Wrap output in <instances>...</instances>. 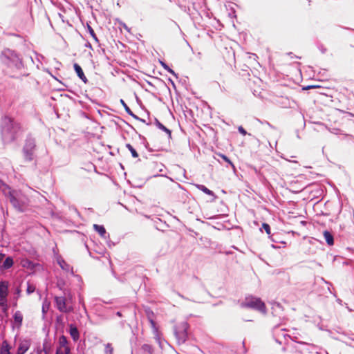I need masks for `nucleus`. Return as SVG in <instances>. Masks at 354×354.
I'll return each instance as SVG.
<instances>
[{"label":"nucleus","mask_w":354,"mask_h":354,"mask_svg":"<svg viewBox=\"0 0 354 354\" xmlns=\"http://www.w3.org/2000/svg\"><path fill=\"white\" fill-rule=\"evenodd\" d=\"M0 63L5 73L11 77H15L24 68L21 59L10 49H5L1 52Z\"/></svg>","instance_id":"obj_1"},{"label":"nucleus","mask_w":354,"mask_h":354,"mask_svg":"<svg viewBox=\"0 0 354 354\" xmlns=\"http://www.w3.org/2000/svg\"><path fill=\"white\" fill-rule=\"evenodd\" d=\"M20 131L19 124L11 118L5 116L1 120V138L6 144L14 141Z\"/></svg>","instance_id":"obj_2"},{"label":"nucleus","mask_w":354,"mask_h":354,"mask_svg":"<svg viewBox=\"0 0 354 354\" xmlns=\"http://www.w3.org/2000/svg\"><path fill=\"white\" fill-rule=\"evenodd\" d=\"M3 193L9 198L12 206L19 211H23L27 204L28 199L20 190H14L10 187L3 185Z\"/></svg>","instance_id":"obj_3"},{"label":"nucleus","mask_w":354,"mask_h":354,"mask_svg":"<svg viewBox=\"0 0 354 354\" xmlns=\"http://www.w3.org/2000/svg\"><path fill=\"white\" fill-rule=\"evenodd\" d=\"M243 308H250L259 311L263 314L266 313V308L265 304L257 297L252 296L246 297L241 304Z\"/></svg>","instance_id":"obj_4"},{"label":"nucleus","mask_w":354,"mask_h":354,"mask_svg":"<svg viewBox=\"0 0 354 354\" xmlns=\"http://www.w3.org/2000/svg\"><path fill=\"white\" fill-rule=\"evenodd\" d=\"M9 293V283L6 281H0V307L4 312L8 308V296Z\"/></svg>","instance_id":"obj_5"},{"label":"nucleus","mask_w":354,"mask_h":354,"mask_svg":"<svg viewBox=\"0 0 354 354\" xmlns=\"http://www.w3.org/2000/svg\"><path fill=\"white\" fill-rule=\"evenodd\" d=\"M35 148V140L32 138H27L23 148V153L26 160L30 161L33 159Z\"/></svg>","instance_id":"obj_6"},{"label":"nucleus","mask_w":354,"mask_h":354,"mask_svg":"<svg viewBox=\"0 0 354 354\" xmlns=\"http://www.w3.org/2000/svg\"><path fill=\"white\" fill-rule=\"evenodd\" d=\"M188 328V324L186 322H183L180 324V327L178 330H175V335L177 338L178 344H183L186 341L187 339V330Z\"/></svg>","instance_id":"obj_7"},{"label":"nucleus","mask_w":354,"mask_h":354,"mask_svg":"<svg viewBox=\"0 0 354 354\" xmlns=\"http://www.w3.org/2000/svg\"><path fill=\"white\" fill-rule=\"evenodd\" d=\"M57 309L62 313H69L73 310V307L67 306L66 299L64 297H55V298Z\"/></svg>","instance_id":"obj_8"},{"label":"nucleus","mask_w":354,"mask_h":354,"mask_svg":"<svg viewBox=\"0 0 354 354\" xmlns=\"http://www.w3.org/2000/svg\"><path fill=\"white\" fill-rule=\"evenodd\" d=\"M13 327L19 328L23 322V315L20 311H16L13 315Z\"/></svg>","instance_id":"obj_9"},{"label":"nucleus","mask_w":354,"mask_h":354,"mask_svg":"<svg viewBox=\"0 0 354 354\" xmlns=\"http://www.w3.org/2000/svg\"><path fill=\"white\" fill-rule=\"evenodd\" d=\"M30 342L28 340H22L19 344L17 354H24L30 348Z\"/></svg>","instance_id":"obj_10"},{"label":"nucleus","mask_w":354,"mask_h":354,"mask_svg":"<svg viewBox=\"0 0 354 354\" xmlns=\"http://www.w3.org/2000/svg\"><path fill=\"white\" fill-rule=\"evenodd\" d=\"M20 264L23 268L33 270L39 264L34 263L28 259H22Z\"/></svg>","instance_id":"obj_11"},{"label":"nucleus","mask_w":354,"mask_h":354,"mask_svg":"<svg viewBox=\"0 0 354 354\" xmlns=\"http://www.w3.org/2000/svg\"><path fill=\"white\" fill-rule=\"evenodd\" d=\"M74 70L77 74V75L84 82L86 83L88 82L87 78L84 74V72L81 68V66L77 64H74Z\"/></svg>","instance_id":"obj_12"},{"label":"nucleus","mask_w":354,"mask_h":354,"mask_svg":"<svg viewBox=\"0 0 354 354\" xmlns=\"http://www.w3.org/2000/svg\"><path fill=\"white\" fill-rule=\"evenodd\" d=\"M11 347L7 341H3L0 347V354H11Z\"/></svg>","instance_id":"obj_13"},{"label":"nucleus","mask_w":354,"mask_h":354,"mask_svg":"<svg viewBox=\"0 0 354 354\" xmlns=\"http://www.w3.org/2000/svg\"><path fill=\"white\" fill-rule=\"evenodd\" d=\"M93 228L102 237H105L106 232L103 225H99L97 224L93 225Z\"/></svg>","instance_id":"obj_14"},{"label":"nucleus","mask_w":354,"mask_h":354,"mask_svg":"<svg viewBox=\"0 0 354 354\" xmlns=\"http://www.w3.org/2000/svg\"><path fill=\"white\" fill-rule=\"evenodd\" d=\"M324 239L329 245H333L334 243L333 236L328 231L324 232Z\"/></svg>","instance_id":"obj_15"},{"label":"nucleus","mask_w":354,"mask_h":354,"mask_svg":"<svg viewBox=\"0 0 354 354\" xmlns=\"http://www.w3.org/2000/svg\"><path fill=\"white\" fill-rule=\"evenodd\" d=\"M196 187H197V189H198L199 190L202 191L203 192H204L205 194H206L207 195L212 196H214V192L212 191H211L210 189H209L208 188H207L203 185L197 184V185H196Z\"/></svg>","instance_id":"obj_16"},{"label":"nucleus","mask_w":354,"mask_h":354,"mask_svg":"<svg viewBox=\"0 0 354 354\" xmlns=\"http://www.w3.org/2000/svg\"><path fill=\"white\" fill-rule=\"evenodd\" d=\"M13 264H14V261H13L12 258L10 257H8L5 259V261L2 265V268L3 269H9L13 266Z\"/></svg>","instance_id":"obj_17"},{"label":"nucleus","mask_w":354,"mask_h":354,"mask_svg":"<svg viewBox=\"0 0 354 354\" xmlns=\"http://www.w3.org/2000/svg\"><path fill=\"white\" fill-rule=\"evenodd\" d=\"M70 334L74 340H77L79 338V332L75 326H70Z\"/></svg>","instance_id":"obj_18"},{"label":"nucleus","mask_w":354,"mask_h":354,"mask_svg":"<svg viewBox=\"0 0 354 354\" xmlns=\"http://www.w3.org/2000/svg\"><path fill=\"white\" fill-rule=\"evenodd\" d=\"M69 352V347L66 344H62L57 348L56 354H68Z\"/></svg>","instance_id":"obj_19"},{"label":"nucleus","mask_w":354,"mask_h":354,"mask_svg":"<svg viewBox=\"0 0 354 354\" xmlns=\"http://www.w3.org/2000/svg\"><path fill=\"white\" fill-rule=\"evenodd\" d=\"M57 261L62 269L66 270V271L69 270V268H70L69 266L61 257H57Z\"/></svg>","instance_id":"obj_20"},{"label":"nucleus","mask_w":354,"mask_h":354,"mask_svg":"<svg viewBox=\"0 0 354 354\" xmlns=\"http://www.w3.org/2000/svg\"><path fill=\"white\" fill-rule=\"evenodd\" d=\"M151 325L153 327V333L155 335V339L157 341V342L161 345V341H160V337L159 332L158 331L157 328L155 327V323L153 321H151Z\"/></svg>","instance_id":"obj_21"},{"label":"nucleus","mask_w":354,"mask_h":354,"mask_svg":"<svg viewBox=\"0 0 354 354\" xmlns=\"http://www.w3.org/2000/svg\"><path fill=\"white\" fill-rule=\"evenodd\" d=\"M126 147L129 150V151L131 152V153L133 158L138 157V153L136 152L135 149L130 144H127Z\"/></svg>","instance_id":"obj_22"},{"label":"nucleus","mask_w":354,"mask_h":354,"mask_svg":"<svg viewBox=\"0 0 354 354\" xmlns=\"http://www.w3.org/2000/svg\"><path fill=\"white\" fill-rule=\"evenodd\" d=\"M274 335L277 337V341L279 343V344H281V342L279 339V335H281L283 337L286 338V336L287 335L283 330H275V333H274Z\"/></svg>","instance_id":"obj_23"},{"label":"nucleus","mask_w":354,"mask_h":354,"mask_svg":"<svg viewBox=\"0 0 354 354\" xmlns=\"http://www.w3.org/2000/svg\"><path fill=\"white\" fill-rule=\"evenodd\" d=\"M160 64L164 68V69H165L169 73L172 74L174 76H176L175 72L171 68H170L165 62H160Z\"/></svg>","instance_id":"obj_24"},{"label":"nucleus","mask_w":354,"mask_h":354,"mask_svg":"<svg viewBox=\"0 0 354 354\" xmlns=\"http://www.w3.org/2000/svg\"><path fill=\"white\" fill-rule=\"evenodd\" d=\"M218 156L223 158L226 162H227L234 169H235V167L234 164L230 161V160L225 155L223 154H218Z\"/></svg>","instance_id":"obj_25"},{"label":"nucleus","mask_w":354,"mask_h":354,"mask_svg":"<svg viewBox=\"0 0 354 354\" xmlns=\"http://www.w3.org/2000/svg\"><path fill=\"white\" fill-rule=\"evenodd\" d=\"M35 290V286L33 284L28 283L27 290H26L27 293L30 295V294L34 292Z\"/></svg>","instance_id":"obj_26"},{"label":"nucleus","mask_w":354,"mask_h":354,"mask_svg":"<svg viewBox=\"0 0 354 354\" xmlns=\"http://www.w3.org/2000/svg\"><path fill=\"white\" fill-rule=\"evenodd\" d=\"M157 126L158 127L159 129L165 131L167 133L169 134V136H171V131L167 127H165L163 124H162L160 122H158L157 123Z\"/></svg>","instance_id":"obj_27"},{"label":"nucleus","mask_w":354,"mask_h":354,"mask_svg":"<svg viewBox=\"0 0 354 354\" xmlns=\"http://www.w3.org/2000/svg\"><path fill=\"white\" fill-rule=\"evenodd\" d=\"M120 102L122 104V106H124V108L125 111H127V113H128L129 115H132L133 113H132L131 109H129V107L125 103V102L123 100H120Z\"/></svg>","instance_id":"obj_28"},{"label":"nucleus","mask_w":354,"mask_h":354,"mask_svg":"<svg viewBox=\"0 0 354 354\" xmlns=\"http://www.w3.org/2000/svg\"><path fill=\"white\" fill-rule=\"evenodd\" d=\"M300 345L304 346L305 348L303 349L304 351H310V348H313V346L311 345H309L305 342H300Z\"/></svg>","instance_id":"obj_29"},{"label":"nucleus","mask_w":354,"mask_h":354,"mask_svg":"<svg viewBox=\"0 0 354 354\" xmlns=\"http://www.w3.org/2000/svg\"><path fill=\"white\" fill-rule=\"evenodd\" d=\"M48 308L49 304L46 301H44L42 305V311L44 314L46 313V311L48 310Z\"/></svg>","instance_id":"obj_30"},{"label":"nucleus","mask_w":354,"mask_h":354,"mask_svg":"<svg viewBox=\"0 0 354 354\" xmlns=\"http://www.w3.org/2000/svg\"><path fill=\"white\" fill-rule=\"evenodd\" d=\"M262 227L265 230L266 232L268 234H270V225L267 223H263L262 225Z\"/></svg>","instance_id":"obj_31"},{"label":"nucleus","mask_w":354,"mask_h":354,"mask_svg":"<svg viewBox=\"0 0 354 354\" xmlns=\"http://www.w3.org/2000/svg\"><path fill=\"white\" fill-rule=\"evenodd\" d=\"M88 31H89V33L91 34V35L95 39H97V37L95 36V34L94 32V30L92 29V28L91 26H88Z\"/></svg>","instance_id":"obj_32"},{"label":"nucleus","mask_w":354,"mask_h":354,"mask_svg":"<svg viewBox=\"0 0 354 354\" xmlns=\"http://www.w3.org/2000/svg\"><path fill=\"white\" fill-rule=\"evenodd\" d=\"M238 130H239V133H241L243 136H245L247 134L246 131L241 126H240L238 128Z\"/></svg>","instance_id":"obj_33"},{"label":"nucleus","mask_w":354,"mask_h":354,"mask_svg":"<svg viewBox=\"0 0 354 354\" xmlns=\"http://www.w3.org/2000/svg\"><path fill=\"white\" fill-rule=\"evenodd\" d=\"M5 254L0 252V262L3 259Z\"/></svg>","instance_id":"obj_34"},{"label":"nucleus","mask_w":354,"mask_h":354,"mask_svg":"<svg viewBox=\"0 0 354 354\" xmlns=\"http://www.w3.org/2000/svg\"><path fill=\"white\" fill-rule=\"evenodd\" d=\"M40 353H41V351L40 350H37V351L30 353V354H41Z\"/></svg>","instance_id":"obj_35"},{"label":"nucleus","mask_w":354,"mask_h":354,"mask_svg":"<svg viewBox=\"0 0 354 354\" xmlns=\"http://www.w3.org/2000/svg\"><path fill=\"white\" fill-rule=\"evenodd\" d=\"M68 354H71L70 351H69V352L68 353Z\"/></svg>","instance_id":"obj_36"}]
</instances>
